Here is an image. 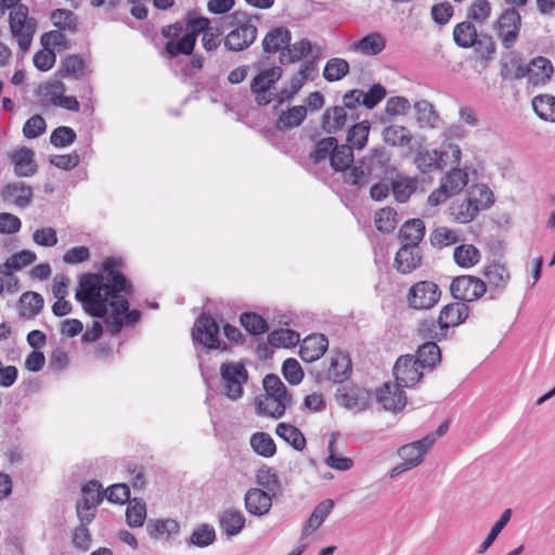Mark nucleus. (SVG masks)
<instances>
[{"label":"nucleus","mask_w":555,"mask_h":555,"mask_svg":"<svg viewBox=\"0 0 555 555\" xmlns=\"http://www.w3.org/2000/svg\"><path fill=\"white\" fill-rule=\"evenodd\" d=\"M121 260L107 258L103 262V273H86L80 278L76 299L83 310L94 317L103 318L108 308L111 314L105 323L111 334H118L124 326L122 313L129 310L128 299L121 292L130 294L131 285L119 270Z\"/></svg>","instance_id":"f257e3e1"},{"label":"nucleus","mask_w":555,"mask_h":555,"mask_svg":"<svg viewBox=\"0 0 555 555\" xmlns=\"http://www.w3.org/2000/svg\"><path fill=\"white\" fill-rule=\"evenodd\" d=\"M390 167V155L383 147H374L345 175V182L362 188L370 181L371 176L380 177L388 172Z\"/></svg>","instance_id":"f03ea898"},{"label":"nucleus","mask_w":555,"mask_h":555,"mask_svg":"<svg viewBox=\"0 0 555 555\" xmlns=\"http://www.w3.org/2000/svg\"><path fill=\"white\" fill-rule=\"evenodd\" d=\"M232 29L224 36L223 44L227 50L241 52L249 48L257 38L258 29L251 23V17L243 11H235L228 16Z\"/></svg>","instance_id":"7ed1b4c3"},{"label":"nucleus","mask_w":555,"mask_h":555,"mask_svg":"<svg viewBox=\"0 0 555 555\" xmlns=\"http://www.w3.org/2000/svg\"><path fill=\"white\" fill-rule=\"evenodd\" d=\"M9 25L11 35L16 39L20 50L24 53L27 52L37 29V22L29 16L28 8L25 4L11 9Z\"/></svg>","instance_id":"20e7f679"},{"label":"nucleus","mask_w":555,"mask_h":555,"mask_svg":"<svg viewBox=\"0 0 555 555\" xmlns=\"http://www.w3.org/2000/svg\"><path fill=\"white\" fill-rule=\"evenodd\" d=\"M434 444L435 436H425L417 441L401 446L397 450V454L402 460V463L392 467L389 477L395 478L404 472L420 466L424 461L425 454Z\"/></svg>","instance_id":"39448f33"},{"label":"nucleus","mask_w":555,"mask_h":555,"mask_svg":"<svg viewBox=\"0 0 555 555\" xmlns=\"http://www.w3.org/2000/svg\"><path fill=\"white\" fill-rule=\"evenodd\" d=\"M162 35L167 39L166 51L170 56L191 55L195 48V37L184 31L180 22L163 27Z\"/></svg>","instance_id":"423d86ee"},{"label":"nucleus","mask_w":555,"mask_h":555,"mask_svg":"<svg viewBox=\"0 0 555 555\" xmlns=\"http://www.w3.org/2000/svg\"><path fill=\"white\" fill-rule=\"evenodd\" d=\"M192 338L195 344L202 345L207 351L212 349L228 350L225 344L219 340V325L209 314H201L192 328Z\"/></svg>","instance_id":"0eeeda50"},{"label":"nucleus","mask_w":555,"mask_h":555,"mask_svg":"<svg viewBox=\"0 0 555 555\" xmlns=\"http://www.w3.org/2000/svg\"><path fill=\"white\" fill-rule=\"evenodd\" d=\"M220 375L224 395L231 400H237L243 395V386L248 380V372L240 362H224L220 366Z\"/></svg>","instance_id":"6e6552de"},{"label":"nucleus","mask_w":555,"mask_h":555,"mask_svg":"<svg viewBox=\"0 0 555 555\" xmlns=\"http://www.w3.org/2000/svg\"><path fill=\"white\" fill-rule=\"evenodd\" d=\"M554 68L550 60L544 56H538L528 64H517L512 77L514 79L527 78L528 82L533 86L546 83Z\"/></svg>","instance_id":"1a4fd4ad"},{"label":"nucleus","mask_w":555,"mask_h":555,"mask_svg":"<svg viewBox=\"0 0 555 555\" xmlns=\"http://www.w3.org/2000/svg\"><path fill=\"white\" fill-rule=\"evenodd\" d=\"M487 291L486 283L473 275H461L453 279L450 285L452 296L462 302H472L481 298Z\"/></svg>","instance_id":"9d476101"},{"label":"nucleus","mask_w":555,"mask_h":555,"mask_svg":"<svg viewBox=\"0 0 555 555\" xmlns=\"http://www.w3.org/2000/svg\"><path fill=\"white\" fill-rule=\"evenodd\" d=\"M521 25L520 14L514 9L508 8L501 13L494 24L498 37L505 49H511L515 46Z\"/></svg>","instance_id":"9b49d317"},{"label":"nucleus","mask_w":555,"mask_h":555,"mask_svg":"<svg viewBox=\"0 0 555 555\" xmlns=\"http://www.w3.org/2000/svg\"><path fill=\"white\" fill-rule=\"evenodd\" d=\"M423 367L420 365L415 356H401L393 365V375L397 386L413 387L423 377Z\"/></svg>","instance_id":"f8f14e48"},{"label":"nucleus","mask_w":555,"mask_h":555,"mask_svg":"<svg viewBox=\"0 0 555 555\" xmlns=\"http://www.w3.org/2000/svg\"><path fill=\"white\" fill-rule=\"evenodd\" d=\"M440 294L434 282L421 281L410 288L408 301L414 309H430L438 302Z\"/></svg>","instance_id":"ddd939ff"},{"label":"nucleus","mask_w":555,"mask_h":555,"mask_svg":"<svg viewBox=\"0 0 555 555\" xmlns=\"http://www.w3.org/2000/svg\"><path fill=\"white\" fill-rule=\"evenodd\" d=\"M335 397L338 405L353 413L365 411L372 400V395L369 390L354 386L338 388Z\"/></svg>","instance_id":"4468645a"},{"label":"nucleus","mask_w":555,"mask_h":555,"mask_svg":"<svg viewBox=\"0 0 555 555\" xmlns=\"http://www.w3.org/2000/svg\"><path fill=\"white\" fill-rule=\"evenodd\" d=\"M401 388L402 387L397 386V384L391 385L386 383L382 388L377 390V401L387 411H401L406 404V396Z\"/></svg>","instance_id":"2eb2a0df"},{"label":"nucleus","mask_w":555,"mask_h":555,"mask_svg":"<svg viewBox=\"0 0 555 555\" xmlns=\"http://www.w3.org/2000/svg\"><path fill=\"white\" fill-rule=\"evenodd\" d=\"M468 314L469 309L465 302L457 301L444 306L437 321L439 330L446 331L462 324L468 318Z\"/></svg>","instance_id":"dca6fc26"},{"label":"nucleus","mask_w":555,"mask_h":555,"mask_svg":"<svg viewBox=\"0 0 555 555\" xmlns=\"http://www.w3.org/2000/svg\"><path fill=\"white\" fill-rule=\"evenodd\" d=\"M422 250L416 244L402 245L396 254L395 267L402 274H409L422 263Z\"/></svg>","instance_id":"f3484780"},{"label":"nucleus","mask_w":555,"mask_h":555,"mask_svg":"<svg viewBox=\"0 0 555 555\" xmlns=\"http://www.w3.org/2000/svg\"><path fill=\"white\" fill-rule=\"evenodd\" d=\"M244 501L246 511L255 516L267 515L272 507L271 495L259 488H250L247 490Z\"/></svg>","instance_id":"a211bd4d"},{"label":"nucleus","mask_w":555,"mask_h":555,"mask_svg":"<svg viewBox=\"0 0 555 555\" xmlns=\"http://www.w3.org/2000/svg\"><path fill=\"white\" fill-rule=\"evenodd\" d=\"M351 360L346 352L335 351L330 358V364L326 370V377L334 383H343L351 375Z\"/></svg>","instance_id":"6ab92c4d"},{"label":"nucleus","mask_w":555,"mask_h":555,"mask_svg":"<svg viewBox=\"0 0 555 555\" xmlns=\"http://www.w3.org/2000/svg\"><path fill=\"white\" fill-rule=\"evenodd\" d=\"M327 348L328 340L324 335H310L301 341L299 354L305 362H313L319 360Z\"/></svg>","instance_id":"aec40b11"},{"label":"nucleus","mask_w":555,"mask_h":555,"mask_svg":"<svg viewBox=\"0 0 555 555\" xmlns=\"http://www.w3.org/2000/svg\"><path fill=\"white\" fill-rule=\"evenodd\" d=\"M292 34L286 27H274L270 29L262 39V49L264 53L274 54L286 49L291 42Z\"/></svg>","instance_id":"412c9836"},{"label":"nucleus","mask_w":555,"mask_h":555,"mask_svg":"<svg viewBox=\"0 0 555 555\" xmlns=\"http://www.w3.org/2000/svg\"><path fill=\"white\" fill-rule=\"evenodd\" d=\"M1 195L4 202L25 208L31 203L33 190L22 182H14L7 184Z\"/></svg>","instance_id":"4be33fe9"},{"label":"nucleus","mask_w":555,"mask_h":555,"mask_svg":"<svg viewBox=\"0 0 555 555\" xmlns=\"http://www.w3.org/2000/svg\"><path fill=\"white\" fill-rule=\"evenodd\" d=\"M416 124L422 129H436L439 126L440 116L434 105L427 100L416 101L413 105Z\"/></svg>","instance_id":"5701e85b"},{"label":"nucleus","mask_w":555,"mask_h":555,"mask_svg":"<svg viewBox=\"0 0 555 555\" xmlns=\"http://www.w3.org/2000/svg\"><path fill=\"white\" fill-rule=\"evenodd\" d=\"M289 403L291 399L263 395L257 399L256 409L258 414L280 418Z\"/></svg>","instance_id":"b1692460"},{"label":"nucleus","mask_w":555,"mask_h":555,"mask_svg":"<svg viewBox=\"0 0 555 555\" xmlns=\"http://www.w3.org/2000/svg\"><path fill=\"white\" fill-rule=\"evenodd\" d=\"M34 156V152L27 147L20 149L12 154L11 158L16 176L31 177L37 172L38 166Z\"/></svg>","instance_id":"393cba45"},{"label":"nucleus","mask_w":555,"mask_h":555,"mask_svg":"<svg viewBox=\"0 0 555 555\" xmlns=\"http://www.w3.org/2000/svg\"><path fill=\"white\" fill-rule=\"evenodd\" d=\"M483 276L487 279L491 288L503 291L511 280L507 267L500 262H491L483 267Z\"/></svg>","instance_id":"a878e982"},{"label":"nucleus","mask_w":555,"mask_h":555,"mask_svg":"<svg viewBox=\"0 0 555 555\" xmlns=\"http://www.w3.org/2000/svg\"><path fill=\"white\" fill-rule=\"evenodd\" d=\"M386 48V39L380 33H370L361 40L353 42L350 50L364 55L373 56L382 53Z\"/></svg>","instance_id":"bb28decb"},{"label":"nucleus","mask_w":555,"mask_h":555,"mask_svg":"<svg viewBox=\"0 0 555 555\" xmlns=\"http://www.w3.org/2000/svg\"><path fill=\"white\" fill-rule=\"evenodd\" d=\"M334 508V501L331 499L323 500L313 509L312 514L306 521L302 529V538H307L317 529H319L326 517L331 514Z\"/></svg>","instance_id":"cd10ccee"},{"label":"nucleus","mask_w":555,"mask_h":555,"mask_svg":"<svg viewBox=\"0 0 555 555\" xmlns=\"http://www.w3.org/2000/svg\"><path fill=\"white\" fill-rule=\"evenodd\" d=\"M307 106L296 105L280 112L276 128L279 130H291L299 127L307 117Z\"/></svg>","instance_id":"c85d7f7f"},{"label":"nucleus","mask_w":555,"mask_h":555,"mask_svg":"<svg viewBox=\"0 0 555 555\" xmlns=\"http://www.w3.org/2000/svg\"><path fill=\"white\" fill-rule=\"evenodd\" d=\"M425 235V223L421 219H410L405 221L400 230L398 237L402 245H414L422 242Z\"/></svg>","instance_id":"c756f323"},{"label":"nucleus","mask_w":555,"mask_h":555,"mask_svg":"<svg viewBox=\"0 0 555 555\" xmlns=\"http://www.w3.org/2000/svg\"><path fill=\"white\" fill-rule=\"evenodd\" d=\"M348 116L344 106L328 107L322 115V128L327 133L341 130L347 124Z\"/></svg>","instance_id":"7c9ffc66"},{"label":"nucleus","mask_w":555,"mask_h":555,"mask_svg":"<svg viewBox=\"0 0 555 555\" xmlns=\"http://www.w3.org/2000/svg\"><path fill=\"white\" fill-rule=\"evenodd\" d=\"M219 525L228 537H234L244 529L245 516L241 511L227 509L220 514Z\"/></svg>","instance_id":"2f4dec72"},{"label":"nucleus","mask_w":555,"mask_h":555,"mask_svg":"<svg viewBox=\"0 0 555 555\" xmlns=\"http://www.w3.org/2000/svg\"><path fill=\"white\" fill-rule=\"evenodd\" d=\"M282 75L283 69L280 66L261 70L250 82L251 92L269 91L281 79Z\"/></svg>","instance_id":"473e14b6"},{"label":"nucleus","mask_w":555,"mask_h":555,"mask_svg":"<svg viewBox=\"0 0 555 555\" xmlns=\"http://www.w3.org/2000/svg\"><path fill=\"white\" fill-rule=\"evenodd\" d=\"M354 155L352 146L349 144L336 143L335 151L332 153L330 160L331 167L335 171L344 172V176L353 167Z\"/></svg>","instance_id":"72a5a7b5"},{"label":"nucleus","mask_w":555,"mask_h":555,"mask_svg":"<svg viewBox=\"0 0 555 555\" xmlns=\"http://www.w3.org/2000/svg\"><path fill=\"white\" fill-rule=\"evenodd\" d=\"M414 163L422 172H430L442 167L443 153L437 149L422 150L416 153Z\"/></svg>","instance_id":"f704fd0d"},{"label":"nucleus","mask_w":555,"mask_h":555,"mask_svg":"<svg viewBox=\"0 0 555 555\" xmlns=\"http://www.w3.org/2000/svg\"><path fill=\"white\" fill-rule=\"evenodd\" d=\"M453 259L460 268L469 269L480 261L481 253L473 244H462L454 248Z\"/></svg>","instance_id":"c9c22d12"},{"label":"nucleus","mask_w":555,"mask_h":555,"mask_svg":"<svg viewBox=\"0 0 555 555\" xmlns=\"http://www.w3.org/2000/svg\"><path fill=\"white\" fill-rule=\"evenodd\" d=\"M449 211L452 220L462 224L472 222L478 215L477 206H473L468 197L454 201L450 205Z\"/></svg>","instance_id":"e433bc0d"},{"label":"nucleus","mask_w":555,"mask_h":555,"mask_svg":"<svg viewBox=\"0 0 555 555\" xmlns=\"http://www.w3.org/2000/svg\"><path fill=\"white\" fill-rule=\"evenodd\" d=\"M453 39L459 47L464 49L475 46L478 35L473 21H464L456 24L453 29Z\"/></svg>","instance_id":"4c0bfd02"},{"label":"nucleus","mask_w":555,"mask_h":555,"mask_svg":"<svg viewBox=\"0 0 555 555\" xmlns=\"http://www.w3.org/2000/svg\"><path fill=\"white\" fill-rule=\"evenodd\" d=\"M311 51L312 44L308 39H300L294 43L288 42L286 49L281 52L280 62L282 64H293L309 55Z\"/></svg>","instance_id":"58836bf2"},{"label":"nucleus","mask_w":555,"mask_h":555,"mask_svg":"<svg viewBox=\"0 0 555 555\" xmlns=\"http://www.w3.org/2000/svg\"><path fill=\"white\" fill-rule=\"evenodd\" d=\"M36 259L37 256L34 251H18L0 264V274L12 276L14 271H20L22 268L34 263Z\"/></svg>","instance_id":"ea45409f"},{"label":"nucleus","mask_w":555,"mask_h":555,"mask_svg":"<svg viewBox=\"0 0 555 555\" xmlns=\"http://www.w3.org/2000/svg\"><path fill=\"white\" fill-rule=\"evenodd\" d=\"M468 181L466 168L453 167L444 175L441 183L452 195H456L468 184Z\"/></svg>","instance_id":"a19ab883"},{"label":"nucleus","mask_w":555,"mask_h":555,"mask_svg":"<svg viewBox=\"0 0 555 555\" xmlns=\"http://www.w3.org/2000/svg\"><path fill=\"white\" fill-rule=\"evenodd\" d=\"M382 135L385 143L396 147L408 146L413 139L411 131L400 125H390L384 128Z\"/></svg>","instance_id":"79ce46f5"},{"label":"nucleus","mask_w":555,"mask_h":555,"mask_svg":"<svg viewBox=\"0 0 555 555\" xmlns=\"http://www.w3.org/2000/svg\"><path fill=\"white\" fill-rule=\"evenodd\" d=\"M180 529L179 524L175 519H157L147 525V531L152 539H166L169 540L178 534Z\"/></svg>","instance_id":"37998d69"},{"label":"nucleus","mask_w":555,"mask_h":555,"mask_svg":"<svg viewBox=\"0 0 555 555\" xmlns=\"http://www.w3.org/2000/svg\"><path fill=\"white\" fill-rule=\"evenodd\" d=\"M275 434L297 451H302L306 447L305 436L297 427L291 424H278L275 428Z\"/></svg>","instance_id":"c03bdc74"},{"label":"nucleus","mask_w":555,"mask_h":555,"mask_svg":"<svg viewBox=\"0 0 555 555\" xmlns=\"http://www.w3.org/2000/svg\"><path fill=\"white\" fill-rule=\"evenodd\" d=\"M43 308V298L36 292H26L20 298V314L31 319L39 314Z\"/></svg>","instance_id":"a18cd8bd"},{"label":"nucleus","mask_w":555,"mask_h":555,"mask_svg":"<svg viewBox=\"0 0 555 555\" xmlns=\"http://www.w3.org/2000/svg\"><path fill=\"white\" fill-rule=\"evenodd\" d=\"M415 359L424 370L433 369L440 362V348L434 341L425 343L418 347Z\"/></svg>","instance_id":"49530a36"},{"label":"nucleus","mask_w":555,"mask_h":555,"mask_svg":"<svg viewBox=\"0 0 555 555\" xmlns=\"http://www.w3.org/2000/svg\"><path fill=\"white\" fill-rule=\"evenodd\" d=\"M473 206H477V212L489 208L494 203V195L486 184L473 185L467 195Z\"/></svg>","instance_id":"de8ad7c7"},{"label":"nucleus","mask_w":555,"mask_h":555,"mask_svg":"<svg viewBox=\"0 0 555 555\" xmlns=\"http://www.w3.org/2000/svg\"><path fill=\"white\" fill-rule=\"evenodd\" d=\"M537 115L546 121L555 122V96L551 94L537 95L532 100Z\"/></svg>","instance_id":"09e8293b"},{"label":"nucleus","mask_w":555,"mask_h":555,"mask_svg":"<svg viewBox=\"0 0 555 555\" xmlns=\"http://www.w3.org/2000/svg\"><path fill=\"white\" fill-rule=\"evenodd\" d=\"M349 69V63L345 59L333 57L326 62L323 77L328 82L338 81L348 75Z\"/></svg>","instance_id":"8fccbe9b"},{"label":"nucleus","mask_w":555,"mask_h":555,"mask_svg":"<svg viewBox=\"0 0 555 555\" xmlns=\"http://www.w3.org/2000/svg\"><path fill=\"white\" fill-rule=\"evenodd\" d=\"M429 240L434 247L443 248L456 244L460 236L456 230L439 227L431 231Z\"/></svg>","instance_id":"3c124183"},{"label":"nucleus","mask_w":555,"mask_h":555,"mask_svg":"<svg viewBox=\"0 0 555 555\" xmlns=\"http://www.w3.org/2000/svg\"><path fill=\"white\" fill-rule=\"evenodd\" d=\"M492 13V4L489 0H473L467 7L466 16L470 21L485 24Z\"/></svg>","instance_id":"603ef678"},{"label":"nucleus","mask_w":555,"mask_h":555,"mask_svg":"<svg viewBox=\"0 0 555 555\" xmlns=\"http://www.w3.org/2000/svg\"><path fill=\"white\" fill-rule=\"evenodd\" d=\"M250 446L257 454L263 457H271L276 452L275 443L267 433L254 434L250 437Z\"/></svg>","instance_id":"864d4df0"},{"label":"nucleus","mask_w":555,"mask_h":555,"mask_svg":"<svg viewBox=\"0 0 555 555\" xmlns=\"http://www.w3.org/2000/svg\"><path fill=\"white\" fill-rule=\"evenodd\" d=\"M336 143L337 140L334 137L324 138L318 141L314 149L310 152L309 158L314 164H320L326 159L331 160Z\"/></svg>","instance_id":"5fc2aeb1"},{"label":"nucleus","mask_w":555,"mask_h":555,"mask_svg":"<svg viewBox=\"0 0 555 555\" xmlns=\"http://www.w3.org/2000/svg\"><path fill=\"white\" fill-rule=\"evenodd\" d=\"M268 341L273 347L288 348L299 343V334L293 330L281 328L271 332Z\"/></svg>","instance_id":"6e6d98bb"},{"label":"nucleus","mask_w":555,"mask_h":555,"mask_svg":"<svg viewBox=\"0 0 555 555\" xmlns=\"http://www.w3.org/2000/svg\"><path fill=\"white\" fill-rule=\"evenodd\" d=\"M216 540L215 529L207 524H203L197 527L190 535L188 543L189 545L197 547H206L211 545Z\"/></svg>","instance_id":"4d7b16f0"},{"label":"nucleus","mask_w":555,"mask_h":555,"mask_svg":"<svg viewBox=\"0 0 555 555\" xmlns=\"http://www.w3.org/2000/svg\"><path fill=\"white\" fill-rule=\"evenodd\" d=\"M146 518V505L144 502L134 499L126 511V520L132 528L142 527Z\"/></svg>","instance_id":"13d9d810"},{"label":"nucleus","mask_w":555,"mask_h":555,"mask_svg":"<svg viewBox=\"0 0 555 555\" xmlns=\"http://www.w3.org/2000/svg\"><path fill=\"white\" fill-rule=\"evenodd\" d=\"M512 516V509H505L499 520L492 526L490 532L488 533L485 541L480 544L478 548V554H483L493 544L498 535L501 533V531L504 529V527L507 525Z\"/></svg>","instance_id":"bf43d9fd"},{"label":"nucleus","mask_w":555,"mask_h":555,"mask_svg":"<svg viewBox=\"0 0 555 555\" xmlns=\"http://www.w3.org/2000/svg\"><path fill=\"white\" fill-rule=\"evenodd\" d=\"M210 26V20L204 16H198L196 12H188L185 23L183 24L184 31L193 35L195 40L199 34H203Z\"/></svg>","instance_id":"052dcab7"},{"label":"nucleus","mask_w":555,"mask_h":555,"mask_svg":"<svg viewBox=\"0 0 555 555\" xmlns=\"http://www.w3.org/2000/svg\"><path fill=\"white\" fill-rule=\"evenodd\" d=\"M241 324L251 335H260L268 331L266 320L254 312L243 313L241 315Z\"/></svg>","instance_id":"680f3d73"},{"label":"nucleus","mask_w":555,"mask_h":555,"mask_svg":"<svg viewBox=\"0 0 555 555\" xmlns=\"http://www.w3.org/2000/svg\"><path fill=\"white\" fill-rule=\"evenodd\" d=\"M396 217V210L389 207H385L376 211L374 221L377 230L383 233H390L393 231L397 224Z\"/></svg>","instance_id":"e2e57ef3"},{"label":"nucleus","mask_w":555,"mask_h":555,"mask_svg":"<svg viewBox=\"0 0 555 555\" xmlns=\"http://www.w3.org/2000/svg\"><path fill=\"white\" fill-rule=\"evenodd\" d=\"M370 132V122L367 120L356 124L348 131V142L350 146L356 149H363L367 142Z\"/></svg>","instance_id":"0e129e2a"},{"label":"nucleus","mask_w":555,"mask_h":555,"mask_svg":"<svg viewBox=\"0 0 555 555\" xmlns=\"http://www.w3.org/2000/svg\"><path fill=\"white\" fill-rule=\"evenodd\" d=\"M83 60L78 55H69L63 60L59 70L61 78L74 76L78 78L83 74Z\"/></svg>","instance_id":"69168bd1"},{"label":"nucleus","mask_w":555,"mask_h":555,"mask_svg":"<svg viewBox=\"0 0 555 555\" xmlns=\"http://www.w3.org/2000/svg\"><path fill=\"white\" fill-rule=\"evenodd\" d=\"M256 477L258 485L263 487L268 493H275L280 490L279 477L273 468H261L257 472Z\"/></svg>","instance_id":"338daca9"},{"label":"nucleus","mask_w":555,"mask_h":555,"mask_svg":"<svg viewBox=\"0 0 555 555\" xmlns=\"http://www.w3.org/2000/svg\"><path fill=\"white\" fill-rule=\"evenodd\" d=\"M76 140V132L70 127L61 126L54 129L50 135V142L55 147H66Z\"/></svg>","instance_id":"774afa93"}]
</instances>
